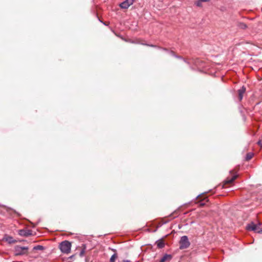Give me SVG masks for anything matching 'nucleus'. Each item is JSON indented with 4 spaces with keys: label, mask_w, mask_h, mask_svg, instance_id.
I'll list each match as a JSON object with an SVG mask.
<instances>
[{
    "label": "nucleus",
    "mask_w": 262,
    "mask_h": 262,
    "mask_svg": "<svg viewBox=\"0 0 262 262\" xmlns=\"http://www.w3.org/2000/svg\"><path fill=\"white\" fill-rule=\"evenodd\" d=\"M59 249L62 253L68 254L71 252V243L68 241H63L59 245Z\"/></svg>",
    "instance_id": "f257e3e1"
},
{
    "label": "nucleus",
    "mask_w": 262,
    "mask_h": 262,
    "mask_svg": "<svg viewBox=\"0 0 262 262\" xmlns=\"http://www.w3.org/2000/svg\"><path fill=\"white\" fill-rule=\"evenodd\" d=\"M179 248L180 249H185L188 248L190 246V243L188 237L186 235H184L181 237L179 241Z\"/></svg>",
    "instance_id": "f03ea898"
},
{
    "label": "nucleus",
    "mask_w": 262,
    "mask_h": 262,
    "mask_svg": "<svg viewBox=\"0 0 262 262\" xmlns=\"http://www.w3.org/2000/svg\"><path fill=\"white\" fill-rule=\"evenodd\" d=\"M28 248L16 246L14 248V253L16 255H24L27 253Z\"/></svg>",
    "instance_id": "7ed1b4c3"
},
{
    "label": "nucleus",
    "mask_w": 262,
    "mask_h": 262,
    "mask_svg": "<svg viewBox=\"0 0 262 262\" xmlns=\"http://www.w3.org/2000/svg\"><path fill=\"white\" fill-rule=\"evenodd\" d=\"M259 225L260 223L257 225L252 222L247 225V228L249 230L254 231L257 233H262V230L260 229Z\"/></svg>",
    "instance_id": "20e7f679"
},
{
    "label": "nucleus",
    "mask_w": 262,
    "mask_h": 262,
    "mask_svg": "<svg viewBox=\"0 0 262 262\" xmlns=\"http://www.w3.org/2000/svg\"><path fill=\"white\" fill-rule=\"evenodd\" d=\"M134 0H125L120 3L119 6L122 9H127L130 6L133 5Z\"/></svg>",
    "instance_id": "39448f33"
},
{
    "label": "nucleus",
    "mask_w": 262,
    "mask_h": 262,
    "mask_svg": "<svg viewBox=\"0 0 262 262\" xmlns=\"http://www.w3.org/2000/svg\"><path fill=\"white\" fill-rule=\"evenodd\" d=\"M18 233L21 236H28L32 234V231L30 230L21 229L19 230Z\"/></svg>",
    "instance_id": "423d86ee"
},
{
    "label": "nucleus",
    "mask_w": 262,
    "mask_h": 262,
    "mask_svg": "<svg viewBox=\"0 0 262 262\" xmlns=\"http://www.w3.org/2000/svg\"><path fill=\"white\" fill-rule=\"evenodd\" d=\"M246 92V88L243 86L238 90V97L239 101H241L243 98V95Z\"/></svg>",
    "instance_id": "0eeeda50"
},
{
    "label": "nucleus",
    "mask_w": 262,
    "mask_h": 262,
    "mask_svg": "<svg viewBox=\"0 0 262 262\" xmlns=\"http://www.w3.org/2000/svg\"><path fill=\"white\" fill-rule=\"evenodd\" d=\"M172 257L171 255L166 254L162 257L160 262H169Z\"/></svg>",
    "instance_id": "6e6552de"
},
{
    "label": "nucleus",
    "mask_w": 262,
    "mask_h": 262,
    "mask_svg": "<svg viewBox=\"0 0 262 262\" xmlns=\"http://www.w3.org/2000/svg\"><path fill=\"white\" fill-rule=\"evenodd\" d=\"M237 177V175L235 174L232 176L231 178H227L225 181V184L232 183L234 181V180L236 179Z\"/></svg>",
    "instance_id": "1a4fd4ad"
},
{
    "label": "nucleus",
    "mask_w": 262,
    "mask_h": 262,
    "mask_svg": "<svg viewBox=\"0 0 262 262\" xmlns=\"http://www.w3.org/2000/svg\"><path fill=\"white\" fill-rule=\"evenodd\" d=\"M157 247L159 248H162L164 247L165 244L163 241L160 240L157 242Z\"/></svg>",
    "instance_id": "9d476101"
},
{
    "label": "nucleus",
    "mask_w": 262,
    "mask_h": 262,
    "mask_svg": "<svg viewBox=\"0 0 262 262\" xmlns=\"http://www.w3.org/2000/svg\"><path fill=\"white\" fill-rule=\"evenodd\" d=\"M82 247H83V248L81 250V251H80V254H79V255L81 257H82L83 256L84 253H85V249H86V246L85 245H82Z\"/></svg>",
    "instance_id": "9b49d317"
},
{
    "label": "nucleus",
    "mask_w": 262,
    "mask_h": 262,
    "mask_svg": "<svg viewBox=\"0 0 262 262\" xmlns=\"http://www.w3.org/2000/svg\"><path fill=\"white\" fill-rule=\"evenodd\" d=\"M117 255L116 253H114L113 255H112L111 258H110V262H115L116 259L117 258Z\"/></svg>",
    "instance_id": "f8f14e48"
},
{
    "label": "nucleus",
    "mask_w": 262,
    "mask_h": 262,
    "mask_svg": "<svg viewBox=\"0 0 262 262\" xmlns=\"http://www.w3.org/2000/svg\"><path fill=\"white\" fill-rule=\"evenodd\" d=\"M253 156V154L252 152H249L247 154L246 159L248 161L252 159Z\"/></svg>",
    "instance_id": "ddd939ff"
},
{
    "label": "nucleus",
    "mask_w": 262,
    "mask_h": 262,
    "mask_svg": "<svg viewBox=\"0 0 262 262\" xmlns=\"http://www.w3.org/2000/svg\"><path fill=\"white\" fill-rule=\"evenodd\" d=\"M202 2H203V1H201L200 0H198L194 2V5L196 6L197 7H201L202 6Z\"/></svg>",
    "instance_id": "4468645a"
},
{
    "label": "nucleus",
    "mask_w": 262,
    "mask_h": 262,
    "mask_svg": "<svg viewBox=\"0 0 262 262\" xmlns=\"http://www.w3.org/2000/svg\"><path fill=\"white\" fill-rule=\"evenodd\" d=\"M34 249L36 250H42L43 249V247L42 246L38 245L35 247Z\"/></svg>",
    "instance_id": "2eb2a0df"
},
{
    "label": "nucleus",
    "mask_w": 262,
    "mask_h": 262,
    "mask_svg": "<svg viewBox=\"0 0 262 262\" xmlns=\"http://www.w3.org/2000/svg\"><path fill=\"white\" fill-rule=\"evenodd\" d=\"M241 27L242 28H243V29H245V28H247V26L245 24H241Z\"/></svg>",
    "instance_id": "dca6fc26"
},
{
    "label": "nucleus",
    "mask_w": 262,
    "mask_h": 262,
    "mask_svg": "<svg viewBox=\"0 0 262 262\" xmlns=\"http://www.w3.org/2000/svg\"><path fill=\"white\" fill-rule=\"evenodd\" d=\"M257 144L260 146H262V141L261 140H259L258 142H257Z\"/></svg>",
    "instance_id": "f3484780"
},
{
    "label": "nucleus",
    "mask_w": 262,
    "mask_h": 262,
    "mask_svg": "<svg viewBox=\"0 0 262 262\" xmlns=\"http://www.w3.org/2000/svg\"><path fill=\"white\" fill-rule=\"evenodd\" d=\"M204 204H205L204 203H201L200 204V205L203 206V205H204Z\"/></svg>",
    "instance_id": "a211bd4d"
}]
</instances>
